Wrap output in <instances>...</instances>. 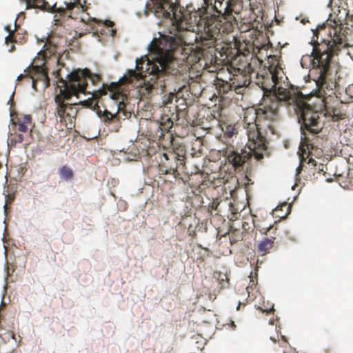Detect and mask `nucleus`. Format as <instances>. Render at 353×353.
Wrapping results in <instances>:
<instances>
[{"mask_svg":"<svg viewBox=\"0 0 353 353\" xmlns=\"http://www.w3.org/2000/svg\"><path fill=\"white\" fill-rule=\"evenodd\" d=\"M151 1L156 17L171 21L170 35H163L160 39L152 41L150 50L154 57L152 61L137 59L136 70H128L119 82H112L110 85L103 83L102 88L98 90L86 91L85 94H91L92 97L79 102L85 108L96 110L97 107L99 108L96 99L109 91L110 98L118 102L117 112L112 114L107 110L103 112L98 110L99 117L105 123L119 122L121 119L119 113L125 108L124 99L126 97L122 92V85L143 79L148 90H160L163 92L179 73V56L183 55L185 50V35L192 28L191 17L188 19L189 14L182 12L176 0Z\"/></svg>","mask_w":353,"mask_h":353,"instance_id":"f257e3e1","label":"nucleus"},{"mask_svg":"<svg viewBox=\"0 0 353 353\" xmlns=\"http://www.w3.org/2000/svg\"><path fill=\"white\" fill-rule=\"evenodd\" d=\"M341 29L330 26H319L314 32L312 40L313 46L311 56H303L301 63L310 61L312 65L309 77L316 84V89L311 94L318 98H323L325 108L324 117H330L331 121H337L346 117V103L339 99L329 103L325 96H330L336 87V83L328 79L332 57L346 46L345 35Z\"/></svg>","mask_w":353,"mask_h":353,"instance_id":"f03ea898","label":"nucleus"},{"mask_svg":"<svg viewBox=\"0 0 353 353\" xmlns=\"http://www.w3.org/2000/svg\"><path fill=\"white\" fill-rule=\"evenodd\" d=\"M302 99L292 94L289 90L279 86L273 90L269 95H264L259 103V108L255 110V119L253 123H248V132L250 141V145L256 147L258 140L261 149H263L264 139H260L262 137L261 132L270 131L271 134H274V123H276L279 119V108L283 103L287 106H292L295 110V105H298L299 101H303ZM259 146V145L257 144Z\"/></svg>","mask_w":353,"mask_h":353,"instance_id":"7ed1b4c3","label":"nucleus"},{"mask_svg":"<svg viewBox=\"0 0 353 353\" xmlns=\"http://www.w3.org/2000/svg\"><path fill=\"white\" fill-rule=\"evenodd\" d=\"M295 107L294 112L298 117L299 123H301L302 133L300 145L302 157L321 156L323 151L314 145L313 140L323 128V112L315 110L304 101H299Z\"/></svg>","mask_w":353,"mask_h":353,"instance_id":"20e7f679","label":"nucleus"},{"mask_svg":"<svg viewBox=\"0 0 353 353\" xmlns=\"http://www.w3.org/2000/svg\"><path fill=\"white\" fill-rule=\"evenodd\" d=\"M248 127L246 128V133L248 135ZM268 134V132H261V138L260 139H264L263 143L264 148L263 149H261L260 145H256V147H253L251 145L249 136H248V141L246 144L249 150H246V148H241L240 151L238 150H235L234 146L229 145L223 150V155L225 157L227 161L229 164H231L235 170H241L243 168L244 164L250 159L252 155H254V158L257 161H261L263 159L265 155H268V141L266 136ZM256 144L259 145V142L258 140L255 141Z\"/></svg>","mask_w":353,"mask_h":353,"instance_id":"39448f33","label":"nucleus"},{"mask_svg":"<svg viewBox=\"0 0 353 353\" xmlns=\"http://www.w3.org/2000/svg\"><path fill=\"white\" fill-rule=\"evenodd\" d=\"M226 17L212 14L210 17H200L199 26L203 28V38L208 41L210 46L214 45L222 34H228L233 30L232 21H226Z\"/></svg>","mask_w":353,"mask_h":353,"instance_id":"423d86ee","label":"nucleus"},{"mask_svg":"<svg viewBox=\"0 0 353 353\" xmlns=\"http://www.w3.org/2000/svg\"><path fill=\"white\" fill-rule=\"evenodd\" d=\"M63 84V88H60L59 94L54 97V101L57 105L56 115L59 117L61 123L66 122L67 120L72 123V119L75 118L77 114V110L74 105L77 103H68L65 101L70 100L72 96L78 97L79 94L75 88L70 86L66 81L61 79L60 81Z\"/></svg>","mask_w":353,"mask_h":353,"instance_id":"0eeeda50","label":"nucleus"},{"mask_svg":"<svg viewBox=\"0 0 353 353\" xmlns=\"http://www.w3.org/2000/svg\"><path fill=\"white\" fill-rule=\"evenodd\" d=\"M65 8H57L56 4L51 6L45 0H27V8H39L42 10L50 12H58L61 15L65 14L66 12H70L69 17L73 18L74 12L79 13L85 11V6L81 3V0H73L69 3H65Z\"/></svg>","mask_w":353,"mask_h":353,"instance_id":"6e6552de","label":"nucleus"},{"mask_svg":"<svg viewBox=\"0 0 353 353\" xmlns=\"http://www.w3.org/2000/svg\"><path fill=\"white\" fill-rule=\"evenodd\" d=\"M90 80L93 85H98L101 77L97 74H93L87 68L77 70L68 75L66 82L75 88L79 93H85L88 87V80Z\"/></svg>","mask_w":353,"mask_h":353,"instance_id":"1a4fd4ad","label":"nucleus"},{"mask_svg":"<svg viewBox=\"0 0 353 353\" xmlns=\"http://www.w3.org/2000/svg\"><path fill=\"white\" fill-rule=\"evenodd\" d=\"M251 68L250 63L248 64V68L244 70L241 68H232V70H229L230 77L229 79L232 83L234 90L237 94H242L244 89L246 88L251 83V76L255 72L252 71L251 74L248 75L246 72H250Z\"/></svg>","mask_w":353,"mask_h":353,"instance_id":"9d476101","label":"nucleus"},{"mask_svg":"<svg viewBox=\"0 0 353 353\" xmlns=\"http://www.w3.org/2000/svg\"><path fill=\"white\" fill-rule=\"evenodd\" d=\"M185 157L173 152L164 153L161 159L160 170L164 174H179L177 170L180 165H184Z\"/></svg>","mask_w":353,"mask_h":353,"instance_id":"9b49d317","label":"nucleus"},{"mask_svg":"<svg viewBox=\"0 0 353 353\" xmlns=\"http://www.w3.org/2000/svg\"><path fill=\"white\" fill-rule=\"evenodd\" d=\"M255 83L263 91V95H269L279 83L277 74L263 72L262 74H256Z\"/></svg>","mask_w":353,"mask_h":353,"instance_id":"f8f14e48","label":"nucleus"},{"mask_svg":"<svg viewBox=\"0 0 353 353\" xmlns=\"http://www.w3.org/2000/svg\"><path fill=\"white\" fill-rule=\"evenodd\" d=\"M30 80L32 87L37 90V83L38 81L43 82V87L48 88L50 85V79L48 74V70L44 65L32 66L31 68Z\"/></svg>","mask_w":353,"mask_h":353,"instance_id":"ddd939ff","label":"nucleus"},{"mask_svg":"<svg viewBox=\"0 0 353 353\" xmlns=\"http://www.w3.org/2000/svg\"><path fill=\"white\" fill-rule=\"evenodd\" d=\"M235 3L230 2V0H214V3H210L211 8L215 11L218 14L224 17L231 11H235L234 6Z\"/></svg>","mask_w":353,"mask_h":353,"instance_id":"4468645a","label":"nucleus"},{"mask_svg":"<svg viewBox=\"0 0 353 353\" xmlns=\"http://www.w3.org/2000/svg\"><path fill=\"white\" fill-rule=\"evenodd\" d=\"M57 39L55 37L50 35L49 36L43 47V49L38 53L39 56H41L44 60L50 58L52 55H54L57 50Z\"/></svg>","mask_w":353,"mask_h":353,"instance_id":"2eb2a0df","label":"nucleus"},{"mask_svg":"<svg viewBox=\"0 0 353 353\" xmlns=\"http://www.w3.org/2000/svg\"><path fill=\"white\" fill-rule=\"evenodd\" d=\"M214 85L218 94L222 97L223 94L228 93L229 91L234 90L232 83L230 79L229 81L223 80L219 76L216 77Z\"/></svg>","mask_w":353,"mask_h":353,"instance_id":"dca6fc26","label":"nucleus"},{"mask_svg":"<svg viewBox=\"0 0 353 353\" xmlns=\"http://www.w3.org/2000/svg\"><path fill=\"white\" fill-rule=\"evenodd\" d=\"M268 71L269 72H274L275 74H277V75L279 73V70H281V66L279 61V59L276 55H270L268 57Z\"/></svg>","mask_w":353,"mask_h":353,"instance_id":"f3484780","label":"nucleus"},{"mask_svg":"<svg viewBox=\"0 0 353 353\" xmlns=\"http://www.w3.org/2000/svg\"><path fill=\"white\" fill-rule=\"evenodd\" d=\"M274 238L268 239L265 238L263 239L258 244L257 249L258 252L261 253L262 255L265 254L269 252V251L272 248L274 245Z\"/></svg>","mask_w":353,"mask_h":353,"instance_id":"a211bd4d","label":"nucleus"},{"mask_svg":"<svg viewBox=\"0 0 353 353\" xmlns=\"http://www.w3.org/2000/svg\"><path fill=\"white\" fill-rule=\"evenodd\" d=\"M220 126L223 133L224 139L232 138L233 136L236 135L238 133V130L234 125L224 123H221Z\"/></svg>","mask_w":353,"mask_h":353,"instance_id":"6ab92c4d","label":"nucleus"},{"mask_svg":"<svg viewBox=\"0 0 353 353\" xmlns=\"http://www.w3.org/2000/svg\"><path fill=\"white\" fill-rule=\"evenodd\" d=\"M336 98L341 100V101L349 103L353 99V83L350 84L345 90L344 92H339V96Z\"/></svg>","mask_w":353,"mask_h":353,"instance_id":"aec40b11","label":"nucleus"},{"mask_svg":"<svg viewBox=\"0 0 353 353\" xmlns=\"http://www.w3.org/2000/svg\"><path fill=\"white\" fill-rule=\"evenodd\" d=\"M58 173L60 178L65 181H70L74 176L73 170L67 165L61 167L58 170Z\"/></svg>","mask_w":353,"mask_h":353,"instance_id":"412c9836","label":"nucleus"},{"mask_svg":"<svg viewBox=\"0 0 353 353\" xmlns=\"http://www.w3.org/2000/svg\"><path fill=\"white\" fill-rule=\"evenodd\" d=\"M24 141V136L19 133H10L8 139V145L11 148L16 147L18 143H21Z\"/></svg>","mask_w":353,"mask_h":353,"instance_id":"4be33fe9","label":"nucleus"},{"mask_svg":"<svg viewBox=\"0 0 353 353\" xmlns=\"http://www.w3.org/2000/svg\"><path fill=\"white\" fill-rule=\"evenodd\" d=\"M17 19H15V29L14 30H11L10 26L9 25L5 27V30L9 32V34L5 39V42L6 44H8V43H14L17 41V36L15 35V31L17 30L19 26L17 24Z\"/></svg>","mask_w":353,"mask_h":353,"instance_id":"5701e85b","label":"nucleus"},{"mask_svg":"<svg viewBox=\"0 0 353 353\" xmlns=\"http://www.w3.org/2000/svg\"><path fill=\"white\" fill-rule=\"evenodd\" d=\"M173 121L170 118L162 117L159 128L162 132H168L172 128Z\"/></svg>","mask_w":353,"mask_h":353,"instance_id":"b1692460","label":"nucleus"},{"mask_svg":"<svg viewBox=\"0 0 353 353\" xmlns=\"http://www.w3.org/2000/svg\"><path fill=\"white\" fill-rule=\"evenodd\" d=\"M230 2H234L235 4V6H234V10L235 11H231L230 13H228V14H225L224 17H226V21H232V20L233 19L234 21H236V19L234 17L232 16V14L233 12H234L235 14H239V10H237V6H239V3H237L236 1L235 0H230Z\"/></svg>","mask_w":353,"mask_h":353,"instance_id":"393cba45","label":"nucleus"},{"mask_svg":"<svg viewBox=\"0 0 353 353\" xmlns=\"http://www.w3.org/2000/svg\"><path fill=\"white\" fill-rule=\"evenodd\" d=\"M14 125H18V130L21 132H28L29 130V126L24 123L21 122L19 120H17V123L13 122Z\"/></svg>","mask_w":353,"mask_h":353,"instance_id":"a878e982","label":"nucleus"},{"mask_svg":"<svg viewBox=\"0 0 353 353\" xmlns=\"http://www.w3.org/2000/svg\"><path fill=\"white\" fill-rule=\"evenodd\" d=\"M31 68H27L25 70H24V73L23 74H21L18 76L17 77V81H21L22 79H25V78H28L29 79V81L30 80V74H31V70H30Z\"/></svg>","mask_w":353,"mask_h":353,"instance_id":"bb28decb","label":"nucleus"},{"mask_svg":"<svg viewBox=\"0 0 353 353\" xmlns=\"http://www.w3.org/2000/svg\"><path fill=\"white\" fill-rule=\"evenodd\" d=\"M256 283L254 280L250 279V285L246 288L247 292L248 294V296H250V294H252V296H254V290L256 288Z\"/></svg>","mask_w":353,"mask_h":353,"instance_id":"cd10ccee","label":"nucleus"},{"mask_svg":"<svg viewBox=\"0 0 353 353\" xmlns=\"http://www.w3.org/2000/svg\"><path fill=\"white\" fill-rule=\"evenodd\" d=\"M18 120L28 125L29 127L32 125V117L30 114L23 115L22 117L18 119Z\"/></svg>","mask_w":353,"mask_h":353,"instance_id":"c85d7f7f","label":"nucleus"},{"mask_svg":"<svg viewBox=\"0 0 353 353\" xmlns=\"http://www.w3.org/2000/svg\"><path fill=\"white\" fill-rule=\"evenodd\" d=\"M175 97V94L172 93V92H169V95L164 96L163 102L164 104H168L170 103H172L173 98Z\"/></svg>","mask_w":353,"mask_h":353,"instance_id":"c756f323","label":"nucleus"},{"mask_svg":"<svg viewBox=\"0 0 353 353\" xmlns=\"http://www.w3.org/2000/svg\"><path fill=\"white\" fill-rule=\"evenodd\" d=\"M283 207H284V208H287L288 209L289 208V206H288V205H287V204L285 203H283V205H282L281 206V208H279V207L276 208H275V210H274V211H275V212H277L279 210H282V208H283Z\"/></svg>","mask_w":353,"mask_h":353,"instance_id":"7c9ffc66","label":"nucleus"},{"mask_svg":"<svg viewBox=\"0 0 353 353\" xmlns=\"http://www.w3.org/2000/svg\"><path fill=\"white\" fill-rule=\"evenodd\" d=\"M14 48H15V47H14V46L12 44V45L11 46L10 48L8 50H9V52H13V51L14 50Z\"/></svg>","mask_w":353,"mask_h":353,"instance_id":"2f4dec72","label":"nucleus"},{"mask_svg":"<svg viewBox=\"0 0 353 353\" xmlns=\"http://www.w3.org/2000/svg\"><path fill=\"white\" fill-rule=\"evenodd\" d=\"M107 25L109 26H112L113 25V22L110 21H107Z\"/></svg>","mask_w":353,"mask_h":353,"instance_id":"473e14b6","label":"nucleus"},{"mask_svg":"<svg viewBox=\"0 0 353 353\" xmlns=\"http://www.w3.org/2000/svg\"><path fill=\"white\" fill-rule=\"evenodd\" d=\"M7 197L10 200H13L14 199V196H12V195H8Z\"/></svg>","mask_w":353,"mask_h":353,"instance_id":"72a5a7b5","label":"nucleus"},{"mask_svg":"<svg viewBox=\"0 0 353 353\" xmlns=\"http://www.w3.org/2000/svg\"><path fill=\"white\" fill-rule=\"evenodd\" d=\"M7 205H8V200H6V203H5V205H4L5 210H6Z\"/></svg>","mask_w":353,"mask_h":353,"instance_id":"f704fd0d","label":"nucleus"},{"mask_svg":"<svg viewBox=\"0 0 353 353\" xmlns=\"http://www.w3.org/2000/svg\"><path fill=\"white\" fill-rule=\"evenodd\" d=\"M270 339L272 340L274 342L276 341V339L273 338V337H270Z\"/></svg>","mask_w":353,"mask_h":353,"instance_id":"c9c22d12","label":"nucleus"},{"mask_svg":"<svg viewBox=\"0 0 353 353\" xmlns=\"http://www.w3.org/2000/svg\"><path fill=\"white\" fill-rule=\"evenodd\" d=\"M186 54H187V53L185 52V54H184V56H183V58H181L183 60L185 58H186Z\"/></svg>","mask_w":353,"mask_h":353,"instance_id":"e433bc0d","label":"nucleus"},{"mask_svg":"<svg viewBox=\"0 0 353 353\" xmlns=\"http://www.w3.org/2000/svg\"><path fill=\"white\" fill-rule=\"evenodd\" d=\"M270 311H274V307L273 306L272 307V308L270 309Z\"/></svg>","mask_w":353,"mask_h":353,"instance_id":"4c0bfd02","label":"nucleus"},{"mask_svg":"<svg viewBox=\"0 0 353 353\" xmlns=\"http://www.w3.org/2000/svg\"><path fill=\"white\" fill-rule=\"evenodd\" d=\"M2 168V164L0 162V169Z\"/></svg>","mask_w":353,"mask_h":353,"instance_id":"58836bf2","label":"nucleus"}]
</instances>
